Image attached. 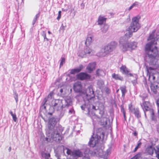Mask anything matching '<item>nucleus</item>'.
Instances as JSON below:
<instances>
[{
	"instance_id": "obj_32",
	"label": "nucleus",
	"mask_w": 159,
	"mask_h": 159,
	"mask_svg": "<svg viewBox=\"0 0 159 159\" xmlns=\"http://www.w3.org/2000/svg\"><path fill=\"white\" fill-rule=\"evenodd\" d=\"M146 71L148 74H150L151 72V71L152 70V68L151 67H148V66H146Z\"/></svg>"
},
{
	"instance_id": "obj_50",
	"label": "nucleus",
	"mask_w": 159,
	"mask_h": 159,
	"mask_svg": "<svg viewBox=\"0 0 159 159\" xmlns=\"http://www.w3.org/2000/svg\"><path fill=\"white\" fill-rule=\"evenodd\" d=\"M123 116H124V120H126V118L125 113L123 114Z\"/></svg>"
},
{
	"instance_id": "obj_27",
	"label": "nucleus",
	"mask_w": 159,
	"mask_h": 159,
	"mask_svg": "<svg viewBox=\"0 0 159 159\" xmlns=\"http://www.w3.org/2000/svg\"><path fill=\"white\" fill-rule=\"evenodd\" d=\"M103 90L105 92L106 94H108L111 92V90L107 87H105L103 89Z\"/></svg>"
},
{
	"instance_id": "obj_51",
	"label": "nucleus",
	"mask_w": 159,
	"mask_h": 159,
	"mask_svg": "<svg viewBox=\"0 0 159 159\" xmlns=\"http://www.w3.org/2000/svg\"><path fill=\"white\" fill-rule=\"evenodd\" d=\"M138 148H137V147H136L134 149V152H136Z\"/></svg>"
},
{
	"instance_id": "obj_44",
	"label": "nucleus",
	"mask_w": 159,
	"mask_h": 159,
	"mask_svg": "<svg viewBox=\"0 0 159 159\" xmlns=\"http://www.w3.org/2000/svg\"><path fill=\"white\" fill-rule=\"evenodd\" d=\"M132 82L134 85H135L137 83V78L135 80L132 81Z\"/></svg>"
},
{
	"instance_id": "obj_9",
	"label": "nucleus",
	"mask_w": 159,
	"mask_h": 159,
	"mask_svg": "<svg viewBox=\"0 0 159 159\" xmlns=\"http://www.w3.org/2000/svg\"><path fill=\"white\" fill-rule=\"evenodd\" d=\"M119 43L122 47V50L123 51H126L128 48L131 49H134L137 47V43L135 42H133L127 43V40L125 37H121L119 40Z\"/></svg>"
},
{
	"instance_id": "obj_64",
	"label": "nucleus",
	"mask_w": 159,
	"mask_h": 159,
	"mask_svg": "<svg viewBox=\"0 0 159 159\" xmlns=\"http://www.w3.org/2000/svg\"><path fill=\"white\" fill-rule=\"evenodd\" d=\"M92 114L93 115H95V114L94 113H92Z\"/></svg>"
},
{
	"instance_id": "obj_3",
	"label": "nucleus",
	"mask_w": 159,
	"mask_h": 159,
	"mask_svg": "<svg viewBox=\"0 0 159 159\" xmlns=\"http://www.w3.org/2000/svg\"><path fill=\"white\" fill-rule=\"evenodd\" d=\"M57 121L54 118H51L49 121L48 129L46 131L45 140L48 142L54 141L60 142L62 139V132L63 130L61 125L55 127Z\"/></svg>"
},
{
	"instance_id": "obj_11",
	"label": "nucleus",
	"mask_w": 159,
	"mask_h": 159,
	"mask_svg": "<svg viewBox=\"0 0 159 159\" xmlns=\"http://www.w3.org/2000/svg\"><path fill=\"white\" fill-rule=\"evenodd\" d=\"M140 105L146 117V111L150 112L153 110L150 103L148 101H144L142 103H141Z\"/></svg>"
},
{
	"instance_id": "obj_28",
	"label": "nucleus",
	"mask_w": 159,
	"mask_h": 159,
	"mask_svg": "<svg viewBox=\"0 0 159 159\" xmlns=\"http://www.w3.org/2000/svg\"><path fill=\"white\" fill-rule=\"evenodd\" d=\"M41 35L44 38V41H45V40H46L47 41H48V39L46 37V33H45L44 31H43V32L41 34Z\"/></svg>"
},
{
	"instance_id": "obj_12",
	"label": "nucleus",
	"mask_w": 159,
	"mask_h": 159,
	"mask_svg": "<svg viewBox=\"0 0 159 159\" xmlns=\"http://www.w3.org/2000/svg\"><path fill=\"white\" fill-rule=\"evenodd\" d=\"M90 77V75L84 72H81L77 75V79L81 80L89 79Z\"/></svg>"
},
{
	"instance_id": "obj_6",
	"label": "nucleus",
	"mask_w": 159,
	"mask_h": 159,
	"mask_svg": "<svg viewBox=\"0 0 159 159\" xmlns=\"http://www.w3.org/2000/svg\"><path fill=\"white\" fill-rule=\"evenodd\" d=\"M140 17L139 16H136L132 19V22L130 26L127 30L128 31L125 34V36L129 38L132 37L133 33L136 32L140 27V25L139 23V20Z\"/></svg>"
},
{
	"instance_id": "obj_10",
	"label": "nucleus",
	"mask_w": 159,
	"mask_h": 159,
	"mask_svg": "<svg viewBox=\"0 0 159 159\" xmlns=\"http://www.w3.org/2000/svg\"><path fill=\"white\" fill-rule=\"evenodd\" d=\"M93 50L88 46H86L84 47V50H80L78 51V55L82 57H85L88 54H89L92 53H93Z\"/></svg>"
},
{
	"instance_id": "obj_16",
	"label": "nucleus",
	"mask_w": 159,
	"mask_h": 159,
	"mask_svg": "<svg viewBox=\"0 0 159 159\" xmlns=\"http://www.w3.org/2000/svg\"><path fill=\"white\" fill-rule=\"evenodd\" d=\"M106 18L104 16H100L98 17L97 21L98 25H103L106 22Z\"/></svg>"
},
{
	"instance_id": "obj_49",
	"label": "nucleus",
	"mask_w": 159,
	"mask_h": 159,
	"mask_svg": "<svg viewBox=\"0 0 159 159\" xmlns=\"http://www.w3.org/2000/svg\"><path fill=\"white\" fill-rule=\"evenodd\" d=\"M147 97V95H146L145 96H143V97H142V99L143 101H144L145 98Z\"/></svg>"
},
{
	"instance_id": "obj_33",
	"label": "nucleus",
	"mask_w": 159,
	"mask_h": 159,
	"mask_svg": "<svg viewBox=\"0 0 159 159\" xmlns=\"http://www.w3.org/2000/svg\"><path fill=\"white\" fill-rule=\"evenodd\" d=\"M120 89L121 90L122 93H126V90L125 86H122L120 87Z\"/></svg>"
},
{
	"instance_id": "obj_47",
	"label": "nucleus",
	"mask_w": 159,
	"mask_h": 159,
	"mask_svg": "<svg viewBox=\"0 0 159 159\" xmlns=\"http://www.w3.org/2000/svg\"><path fill=\"white\" fill-rule=\"evenodd\" d=\"M10 6L7 7V13H9L10 11Z\"/></svg>"
},
{
	"instance_id": "obj_61",
	"label": "nucleus",
	"mask_w": 159,
	"mask_h": 159,
	"mask_svg": "<svg viewBox=\"0 0 159 159\" xmlns=\"http://www.w3.org/2000/svg\"><path fill=\"white\" fill-rule=\"evenodd\" d=\"M61 11H59L58 12V15H61Z\"/></svg>"
},
{
	"instance_id": "obj_41",
	"label": "nucleus",
	"mask_w": 159,
	"mask_h": 159,
	"mask_svg": "<svg viewBox=\"0 0 159 159\" xmlns=\"http://www.w3.org/2000/svg\"><path fill=\"white\" fill-rule=\"evenodd\" d=\"M121 112L123 114L125 113V111L123 106L121 107Z\"/></svg>"
},
{
	"instance_id": "obj_63",
	"label": "nucleus",
	"mask_w": 159,
	"mask_h": 159,
	"mask_svg": "<svg viewBox=\"0 0 159 159\" xmlns=\"http://www.w3.org/2000/svg\"><path fill=\"white\" fill-rule=\"evenodd\" d=\"M129 75L130 76H132V74H129Z\"/></svg>"
},
{
	"instance_id": "obj_42",
	"label": "nucleus",
	"mask_w": 159,
	"mask_h": 159,
	"mask_svg": "<svg viewBox=\"0 0 159 159\" xmlns=\"http://www.w3.org/2000/svg\"><path fill=\"white\" fill-rule=\"evenodd\" d=\"M153 87L152 86L151 87V89L152 90L154 93H156L157 92V89L155 88H154L153 89Z\"/></svg>"
},
{
	"instance_id": "obj_22",
	"label": "nucleus",
	"mask_w": 159,
	"mask_h": 159,
	"mask_svg": "<svg viewBox=\"0 0 159 159\" xmlns=\"http://www.w3.org/2000/svg\"><path fill=\"white\" fill-rule=\"evenodd\" d=\"M120 69L121 71H122L123 73L125 74H128L129 72L125 66L122 65Z\"/></svg>"
},
{
	"instance_id": "obj_62",
	"label": "nucleus",
	"mask_w": 159,
	"mask_h": 159,
	"mask_svg": "<svg viewBox=\"0 0 159 159\" xmlns=\"http://www.w3.org/2000/svg\"><path fill=\"white\" fill-rule=\"evenodd\" d=\"M48 33L49 34H51V33L49 31H48Z\"/></svg>"
},
{
	"instance_id": "obj_52",
	"label": "nucleus",
	"mask_w": 159,
	"mask_h": 159,
	"mask_svg": "<svg viewBox=\"0 0 159 159\" xmlns=\"http://www.w3.org/2000/svg\"><path fill=\"white\" fill-rule=\"evenodd\" d=\"M122 93V97L123 98H124L125 97V93Z\"/></svg>"
},
{
	"instance_id": "obj_60",
	"label": "nucleus",
	"mask_w": 159,
	"mask_h": 159,
	"mask_svg": "<svg viewBox=\"0 0 159 159\" xmlns=\"http://www.w3.org/2000/svg\"><path fill=\"white\" fill-rule=\"evenodd\" d=\"M11 147H9V149H8V151L9 152H11Z\"/></svg>"
},
{
	"instance_id": "obj_13",
	"label": "nucleus",
	"mask_w": 159,
	"mask_h": 159,
	"mask_svg": "<svg viewBox=\"0 0 159 159\" xmlns=\"http://www.w3.org/2000/svg\"><path fill=\"white\" fill-rule=\"evenodd\" d=\"M129 109L131 112L134 114L135 116L137 118L139 119L141 117V114L139 108H132L129 106Z\"/></svg>"
},
{
	"instance_id": "obj_5",
	"label": "nucleus",
	"mask_w": 159,
	"mask_h": 159,
	"mask_svg": "<svg viewBox=\"0 0 159 159\" xmlns=\"http://www.w3.org/2000/svg\"><path fill=\"white\" fill-rule=\"evenodd\" d=\"M104 133L102 128H98L96 130V133H93L88 143V145L91 148H93L97 145L98 141L103 140L104 136Z\"/></svg>"
},
{
	"instance_id": "obj_56",
	"label": "nucleus",
	"mask_w": 159,
	"mask_h": 159,
	"mask_svg": "<svg viewBox=\"0 0 159 159\" xmlns=\"http://www.w3.org/2000/svg\"><path fill=\"white\" fill-rule=\"evenodd\" d=\"M127 21H129L130 20V18L129 17V18L127 19Z\"/></svg>"
},
{
	"instance_id": "obj_35",
	"label": "nucleus",
	"mask_w": 159,
	"mask_h": 159,
	"mask_svg": "<svg viewBox=\"0 0 159 159\" xmlns=\"http://www.w3.org/2000/svg\"><path fill=\"white\" fill-rule=\"evenodd\" d=\"M141 139H140L138 141V144L136 146V147L138 148H139L140 147V146L142 144V143L141 142Z\"/></svg>"
},
{
	"instance_id": "obj_2",
	"label": "nucleus",
	"mask_w": 159,
	"mask_h": 159,
	"mask_svg": "<svg viewBox=\"0 0 159 159\" xmlns=\"http://www.w3.org/2000/svg\"><path fill=\"white\" fill-rule=\"evenodd\" d=\"M152 40L146 44L145 51L150 59V62L159 66V59L156 61L155 58L156 57H159V38L157 39L155 38L154 32H152L148 39V40Z\"/></svg>"
},
{
	"instance_id": "obj_20",
	"label": "nucleus",
	"mask_w": 159,
	"mask_h": 159,
	"mask_svg": "<svg viewBox=\"0 0 159 159\" xmlns=\"http://www.w3.org/2000/svg\"><path fill=\"white\" fill-rule=\"evenodd\" d=\"M92 36H88L86 39L85 42V44L86 46H88V45H89L92 42Z\"/></svg>"
},
{
	"instance_id": "obj_4",
	"label": "nucleus",
	"mask_w": 159,
	"mask_h": 159,
	"mask_svg": "<svg viewBox=\"0 0 159 159\" xmlns=\"http://www.w3.org/2000/svg\"><path fill=\"white\" fill-rule=\"evenodd\" d=\"M95 97L94 92L92 88L89 86L87 89L86 96L84 97V103L81 106L82 110H84L87 108L88 110V113L89 112V108L91 105V101L93 100Z\"/></svg>"
},
{
	"instance_id": "obj_29",
	"label": "nucleus",
	"mask_w": 159,
	"mask_h": 159,
	"mask_svg": "<svg viewBox=\"0 0 159 159\" xmlns=\"http://www.w3.org/2000/svg\"><path fill=\"white\" fill-rule=\"evenodd\" d=\"M42 156L45 159H49L50 157V154L49 153H44L42 154Z\"/></svg>"
},
{
	"instance_id": "obj_23",
	"label": "nucleus",
	"mask_w": 159,
	"mask_h": 159,
	"mask_svg": "<svg viewBox=\"0 0 159 159\" xmlns=\"http://www.w3.org/2000/svg\"><path fill=\"white\" fill-rule=\"evenodd\" d=\"M151 115V117L152 120L156 121L157 120V117L155 115L154 112V110H152V111H151L149 112Z\"/></svg>"
},
{
	"instance_id": "obj_17",
	"label": "nucleus",
	"mask_w": 159,
	"mask_h": 159,
	"mask_svg": "<svg viewBox=\"0 0 159 159\" xmlns=\"http://www.w3.org/2000/svg\"><path fill=\"white\" fill-rule=\"evenodd\" d=\"M83 68V66L82 65H80L79 67L75 69H72L70 72L71 74H74L76 73L80 72Z\"/></svg>"
},
{
	"instance_id": "obj_45",
	"label": "nucleus",
	"mask_w": 159,
	"mask_h": 159,
	"mask_svg": "<svg viewBox=\"0 0 159 159\" xmlns=\"http://www.w3.org/2000/svg\"><path fill=\"white\" fill-rule=\"evenodd\" d=\"M156 104L157 107V108L159 107V99H158L156 101Z\"/></svg>"
},
{
	"instance_id": "obj_57",
	"label": "nucleus",
	"mask_w": 159,
	"mask_h": 159,
	"mask_svg": "<svg viewBox=\"0 0 159 159\" xmlns=\"http://www.w3.org/2000/svg\"><path fill=\"white\" fill-rule=\"evenodd\" d=\"M10 113L11 115V116H12V115H14V114L13 113V112L11 111H10Z\"/></svg>"
},
{
	"instance_id": "obj_46",
	"label": "nucleus",
	"mask_w": 159,
	"mask_h": 159,
	"mask_svg": "<svg viewBox=\"0 0 159 159\" xmlns=\"http://www.w3.org/2000/svg\"><path fill=\"white\" fill-rule=\"evenodd\" d=\"M134 135L135 136H137L138 135V133L136 131H135L133 133Z\"/></svg>"
},
{
	"instance_id": "obj_36",
	"label": "nucleus",
	"mask_w": 159,
	"mask_h": 159,
	"mask_svg": "<svg viewBox=\"0 0 159 159\" xmlns=\"http://www.w3.org/2000/svg\"><path fill=\"white\" fill-rule=\"evenodd\" d=\"M74 113V111L73 108L71 107L69 111V113L70 114H71Z\"/></svg>"
},
{
	"instance_id": "obj_59",
	"label": "nucleus",
	"mask_w": 159,
	"mask_h": 159,
	"mask_svg": "<svg viewBox=\"0 0 159 159\" xmlns=\"http://www.w3.org/2000/svg\"><path fill=\"white\" fill-rule=\"evenodd\" d=\"M63 91V89H60V92L61 93H62V92Z\"/></svg>"
},
{
	"instance_id": "obj_54",
	"label": "nucleus",
	"mask_w": 159,
	"mask_h": 159,
	"mask_svg": "<svg viewBox=\"0 0 159 159\" xmlns=\"http://www.w3.org/2000/svg\"><path fill=\"white\" fill-rule=\"evenodd\" d=\"M133 6H132V5L129 8H128V10L129 11H130V10H131L132 8H133Z\"/></svg>"
},
{
	"instance_id": "obj_18",
	"label": "nucleus",
	"mask_w": 159,
	"mask_h": 159,
	"mask_svg": "<svg viewBox=\"0 0 159 159\" xmlns=\"http://www.w3.org/2000/svg\"><path fill=\"white\" fill-rule=\"evenodd\" d=\"M112 76V78L115 80L123 81L124 80L123 78L122 77L119 75L116 74L115 73L113 74Z\"/></svg>"
},
{
	"instance_id": "obj_8",
	"label": "nucleus",
	"mask_w": 159,
	"mask_h": 159,
	"mask_svg": "<svg viewBox=\"0 0 159 159\" xmlns=\"http://www.w3.org/2000/svg\"><path fill=\"white\" fill-rule=\"evenodd\" d=\"M117 46V43L115 41H112L102 49L101 52L98 53L97 56L99 57H104L112 52Z\"/></svg>"
},
{
	"instance_id": "obj_48",
	"label": "nucleus",
	"mask_w": 159,
	"mask_h": 159,
	"mask_svg": "<svg viewBox=\"0 0 159 159\" xmlns=\"http://www.w3.org/2000/svg\"><path fill=\"white\" fill-rule=\"evenodd\" d=\"M61 17V15H58V16L57 18V19L59 20V19H60Z\"/></svg>"
},
{
	"instance_id": "obj_1",
	"label": "nucleus",
	"mask_w": 159,
	"mask_h": 159,
	"mask_svg": "<svg viewBox=\"0 0 159 159\" xmlns=\"http://www.w3.org/2000/svg\"><path fill=\"white\" fill-rule=\"evenodd\" d=\"M111 149H108L106 151L103 152L102 149H95L94 151H92L86 145H83L80 150H75L71 151L69 149L66 148L63 149V152H66L67 154L74 157H80L83 156L82 159H90L91 156H98L104 159H107L108 156L111 153Z\"/></svg>"
},
{
	"instance_id": "obj_55",
	"label": "nucleus",
	"mask_w": 159,
	"mask_h": 159,
	"mask_svg": "<svg viewBox=\"0 0 159 159\" xmlns=\"http://www.w3.org/2000/svg\"><path fill=\"white\" fill-rule=\"evenodd\" d=\"M47 99L46 98H45L44 100V102L43 104L44 105H45L46 102H47Z\"/></svg>"
},
{
	"instance_id": "obj_21",
	"label": "nucleus",
	"mask_w": 159,
	"mask_h": 159,
	"mask_svg": "<svg viewBox=\"0 0 159 159\" xmlns=\"http://www.w3.org/2000/svg\"><path fill=\"white\" fill-rule=\"evenodd\" d=\"M97 85L99 88L100 89H101L103 86L104 85V81L101 79L99 80L98 81Z\"/></svg>"
},
{
	"instance_id": "obj_15",
	"label": "nucleus",
	"mask_w": 159,
	"mask_h": 159,
	"mask_svg": "<svg viewBox=\"0 0 159 159\" xmlns=\"http://www.w3.org/2000/svg\"><path fill=\"white\" fill-rule=\"evenodd\" d=\"M96 65V63L94 62L89 64L87 67V70L88 72L91 73L95 68Z\"/></svg>"
},
{
	"instance_id": "obj_7",
	"label": "nucleus",
	"mask_w": 159,
	"mask_h": 159,
	"mask_svg": "<svg viewBox=\"0 0 159 159\" xmlns=\"http://www.w3.org/2000/svg\"><path fill=\"white\" fill-rule=\"evenodd\" d=\"M71 103L69 99L62 100L60 99H55L52 101L51 106L54 111H61L64 107H68Z\"/></svg>"
},
{
	"instance_id": "obj_24",
	"label": "nucleus",
	"mask_w": 159,
	"mask_h": 159,
	"mask_svg": "<svg viewBox=\"0 0 159 159\" xmlns=\"http://www.w3.org/2000/svg\"><path fill=\"white\" fill-rule=\"evenodd\" d=\"M108 26L107 24H105L101 28V30L103 33H105L108 30Z\"/></svg>"
},
{
	"instance_id": "obj_19",
	"label": "nucleus",
	"mask_w": 159,
	"mask_h": 159,
	"mask_svg": "<svg viewBox=\"0 0 159 159\" xmlns=\"http://www.w3.org/2000/svg\"><path fill=\"white\" fill-rule=\"evenodd\" d=\"M97 75L98 76H103L105 74L104 71L102 70L98 69L96 72Z\"/></svg>"
},
{
	"instance_id": "obj_14",
	"label": "nucleus",
	"mask_w": 159,
	"mask_h": 159,
	"mask_svg": "<svg viewBox=\"0 0 159 159\" xmlns=\"http://www.w3.org/2000/svg\"><path fill=\"white\" fill-rule=\"evenodd\" d=\"M74 89L76 92H80L82 89V85L81 83L79 82L75 83L74 85Z\"/></svg>"
},
{
	"instance_id": "obj_26",
	"label": "nucleus",
	"mask_w": 159,
	"mask_h": 159,
	"mask_svg": "<svg viewBox=\"0 0 159 159\" xmlns=\"http://www.w3.org/2000/svg\"><path fill=\"white\" fill-rule=\"evenodd\" d=\"M39 14H37L35 15L33 20L32 24L33 25H34L35 24L37 19L39 18Z\"/></svg>"
},
{
	"instance_id": "obj_25",
	"label": "nucleus",
	"mask_w": 159,
	"mask_h": 159,
	"mask_svg": "<svg viewBox=\"0 0 159 159\" xmlns=\"http://www.w3.org/2000/svg\"><path fill=\"white\" fill-rule=\"evenodd\" d=\"M60 67L62 66L65 62V57H62L60 60Z\"/></svg>"
},
{
	"instance_id": "obj_53",
	"label": "nucleus",
	"mask_w": 159,
	"mask_h": 159,
	"mask_svg": "<svg viewBox=\"0 0 159 159\" xmlns=\"http://www.w3.org/2000/svg\"><path fill=\"white\" fill-rule=\"evenodd\" d=\"M56 156L57 157V159H60V158H59V155L57 153L56 154Z\"/></svg>"
},
{
	"instance_id": "obj_43",
	"label": "nucleus",
	"mask_w": 159,
	"mask_h": 159,
	"mask_svg": "<svg viewBox=\"0 0 159 159\" xmlns=\"http://www.w3.org/2000/svg\"><path fill=\"white\" fill-rule=\"evenodd\" d=\"M149 153L150 154H152L153 153V151L152 148H150L149 150Z\"/></svg>"
},
{
	"instance_id": "obj_37",
	"label": "nucleus",
	"mask_w": 159,
	"mask_h": 159,
	"mask_svg": "<svg viewBox=\"0 0 159 159\" xmlns=\"http://www.w3.org/2000/svg\"><path fill=\"white\" fill-rule=\"evenodd\" d=\"M65 26H64L63 25V24H62L61 26L60 27V30L61 31L62 30V32H63L65 30Z\"/></svg>"
},
{
	"instance_id": "obj_34",
	"label": "nucleus",
	"mask_w": 159,
	"mask_h": 159,
	"mask_svg": "<svg viewBox=\"0 0 159 159\" xmlns=\"http://www.w3.org/2000/svg\"><path fill=\"white\" fill-rule=\"evenodd\" d=\"M140 153H138L132 158L131 159H138L140 157Z\"/></svg>"
},
{
	"instance_id": "obj_39",
	"label": "nucleus",
	"mask_w": 159,
	"mask_h": 159,
	"mask_svg": "<svg viewBox=\"0 0 159 159\" xmlns=\"http://www.w3.org/2000/svg\"><path fill=\"white\" fill-rule=\"evenodd\" d=\"M12 117L14 121L16 122L17 118L16 116V115L15 114H14V115L12 116Z\"/></svg>"
},
{
	"instance_id": "obj_38",
	"label": "nucleus",
	"mask_w": 159,
	"mask_h": 159,
	"mask_svg": "<svg viewBox=\"0 0 159 159\" xmlns=\"http://www.w3.org/2000/svg\"><path fill=\"white\" fill-rule=\"evenodd\" d=\"M92 101H91V105L90 107L91 106H92V109L95 110H96V109L95 107V106L92 105ZM90 107H90V108H89V110L90 109ZM85 109H87V108H85L84 110H85ZM87 110H88V109H87ZM90 111L89 110V113H88V114H90Z\"/></svg>"
},
{
	"instance_id": "obj_58",
	"label": "nucleus",
	"mask_w": 159,
	"mask_h": 159,
	"mask_svg": "<svg viewBox=\"0 0 159 159\" xmlns=\"http://www.w3.org/2000/svg\"><path fill=\"white\" fill-rule=\"evenodd\" d=\"M63 116V114L61 113V115L60 116V117L61 118Z\"/></svg>"
},
{
	"instance_id": "obj_40",
	"label": "nucleus",
	"mask_w": 159,
	"mask_h": 159,
	"mask_svg": "<svg viewBox=\"0 0 159 159\" xmlns=\"http://www.w3.org/2000/svg\"><path fill=\"white\" fill-rule=\"evenodd\" d=\"M139 3L138 2H135L132 4V6H133V7H137Z\"/></svg>"
},
{
	"instance_id": "obj_31",
	"label": "nucleus",
	"mask_w": 159,
	"mask_h": 159,
	"mask_svg": "<svg viewBox=\"0 0 159 159\" xmlns=\"http://www.w3.org/2000/svg\"><path fill=\"white\" fill-rule=\"evenodd\" d=\"M157 149L155 150V152L157 156L158 159H159V145L157 146Z\"/></svg>"
},
{
	"instance_id": "obj_30",
	"label": "nucleus",
	"mask_w": 159,
	"mask_h": 159,
	"mask_svg": "<svg viewBox=\"0 0 159 159\" xmlns=\"http://www.w3.org/2000/svg\"><path fill=\"white\" fill-rule=\"evenodd\" d=\"M14 97L16 100V103L18 102V94L16 92H14Z\"/></svg>"
}]
</instances>
